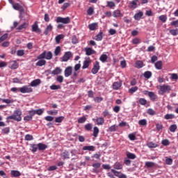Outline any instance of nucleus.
<instances>
[{"instance_id": "obj_32", "label": "nucleus", "mask_w": 178, "mask_h": 178, "mask_svg": "<svg viewBox=\"0 0 178 178\" xmlns=\"http://www.w3.org/2000/svg\"><path fill=\"white\" fill-rule=\"evenodd\" d=\"M144 67V63L141 60H138L136 62L135 67H137V69H141V67Z\"/></svg>"}, {"instance_id": "obj_42", "label": "nucleus", "mask_w": 178, "mask_h": 178, "mask_svg": "<svg viewBox=\"0 0 178 178\" xmlns=\"http://www.w3.org/2000/svg\"><path fill=\"white\" fill-rule=\"evenodd\" d=\"M63 120H65V117L60 116V117L56 118L55 122L56 123H62V122H63Z\"/></svg>"}, {"instance_id": "obj_60", "label": "nucleus", "mask_w": 178, "mask_h": 178, "mask_svg": "<svg viewBox=\"0 0 178 178\" xmlns=\"http://www.w3.org/2000/svg\"><path fill=\"white\" fill-rule=\"evenodd\" d=\"M139 103L140 105H147V99L144 98H140L139 99Z\"/></svg>"}, {"instance_id": "obj_23", "label": "nucleus", "mask_w": 178, "mask_h": 178, "mask_svg": "<svg viewBox=\"0 0 178 178\" xmlns=\"http://www.w3.org/2000/svg\"><path fill=\"white\" fill-rule=\"evenodd\" d=\"M52 29H54V27L52 26V24H49L47 26L46 29H45L44 31V35H48V33H49V32L52 31Z\"/></svg>"}, {"instance_id": "obj_30", "label": "nucleus", "mask_w": 178, "mask_h": 178, "mask_svg": "<svg viewBox=\"0 0 178 178\" xmlns=\"http://www.w3.org/2000/svg\"><path fill=\"white\" fill-rule=\"evenodd\" d=\"M29 27V22H24L22 25H19L17 30H23V29H27Z\"/></svg>"}, {"instance_id": "obj_14", "label": "nucleus", "mask_w": 178, "mask_h": 178, "mask_svg": "<svg viewBox=\"0 0 178 178\" xmlns=\"http://www.w3.org/2000/svg\"><path fill=\"white\" fill-rule=\"evenodd\" d=\"M10 175L12 177H20V176H22V172H20L19 170H13L10 172Z\"/></svg>"}, {"instance_id": "obj_58", "label": "nucleus", "mask_w": 178, "mask_h": 178, "mask_svg": "<svg viewBox=\"0 0 178 178\" xmlns=\"http://www.w3.org/2000/svg\"><path fill=\"white\" fill-rule=\"evenodd\" d=\"M51 90H60V86L59 85H51L50 86Z\"/></svg>"}, {"instance_id": "obj_2", "label": "nucleus", "mask_w": 178, "mask_h": 178, "mask_svg": "<svg viewBox=\"0 0 178 178\" xmlns=\"http://www.w3.org/2000/svg\"><path fill=\"white\" fill-rule=\"evenodd\" d=\"M53 56L52 51H44L38 56L37 59H47V60H51Z\"/></svg>"}, {"instance_id": "obj_13", "label": "nucleus", "mask_w": 178, "mask_h": 178, "mask_svg": "<svg viewBox=\"0 0 178 178\" xmlns=\"http://www.w3.org/2000/svg\"><path fill=\"white\" fill-rule=\"evenodd\" d=\"M9 67L10 69H17V67H19V63H17V62L16 60H13L10 62L9 64Z\"/></svg>"}, {"instance_id": "obj_7", "label": "nucleus", "mask_w": 178, "mask_h": 178, "mask_svg": "<svg viewBox=\"0 0 178 178\" xmlns=\"http://www.w3.org/2000/svg\"><path fill=\"white\" fill-rule=\"evenodd\" d=\"M99 69H100L99 63L98 61H96L94 63L93 67L92 68V70H91L92 74H97L99 71Z\"/></svg>"}, {"instance_id": "obj_16", "label": "nucleus", "mask_w": 178, "mask_h": 178, "mask_svg": "<svg viewBox=\"0 0 178 178\" xmlns=\"http://www.w3.org/2000/svg\"><path fill=\"white\" fill-rule=\"evenodd\" d=\"M60 156L63 158V159H70V153L65 150L63 153H61Z\"/></svg>"}, {"instance_id": "obj_4", "label": "nucleus", "mask_w": 178, "mask_h": 178, "mask_svg": "<svg viewBox=\"0 0 178 178\" xmlns=\"http://www.w3.org/2000/svg\"><path fill=\"white\" fill-rule=\"evenodd\" d=\"M172 88H170V86L164 84L163 86H160V90L159 91V94L160 95H163V94H165V92H169Z\"/></svg>"}, {"instance_id": "obj_57", "label": "nucleus", "mask_w": 178, "mask_h": 178, "mask_svg": "<svg viewBox=\"0 0 178 178\" xmlns=\"http://www.w3.org/2000/svg\"><path fill=\"white\" fill-rule=\"evenodd\" d=\"M108 8H115L116 5L115 4V2L113 1H107V6Z\"/></svg>"}, {"instance_id": "obj_22", "label": "nucleus", "mask_w": 178, "mask_h": 178, "mask_svg": "<svg viewBox=\"0 0 178 178\" xmlns=\"http://www.w3.org/2000/svg\"><path fill=\"white\" fill-rule=\"evenodd\" d=\"M86 54L88 56H90V55H92V54H95V51L92 50V49L90 47L85 48Z\"/></svg>"}, {"instance_id": "obj_61", "label": "nucleus", "mask_w": 178, "mask_h": 178, "mask_svg": "<svg viewBox=\"0 0 178 178\" xmlns=\"http://www.w3.org/2000/svg\"><path fill=\"white\" fill-rule=\"evenodd\" d=\"M6 38H8V34L5 33L0 38V44H1V42H3V41H5V40H6Z\"/></svg>"}, {"instance_id": "obj_53", "label": "nucleus", "mask_w": 178, "mask_h": 178, "mask_svg": "<svg viewBox=\"0 0 178 178\" xmlns=\"http://www.w3.org/2000/svg\"><path fill=\"white\" fill-rule=\"evenodd\" d=\"M59 54H60V47L58 46L56 47V49L54 50V55L56 56H58V55H59Z\"/></svg>"}, {"instance_id": "obj_26", "label": "nucleus", "mask_w": 178, "mask_h": 178, "mask_svg": "<svg viewBox=\"0 0 178 178\" xmlns=\"http://www.w3.org/2000/svg\"><path fill=\"white\" fill-rule=\"evenodd\" d=\"M113 166L116 170H120L123 169V165L119 162H116Z\"/></svg>"}, {"instance_id": "obj_38", "label": "nucleus", "mask_w": 178, "mask_h": 178, "mask_svg": "<svg viewBox=\"0 0 178 178\" xmlns=\"http://www.w3.org/2000/svg\"><path fill=\"white\" fill-rule=\"evenodd\" d=\"M145 165L146 168H154L155 166V163L151 161H146L145 163Z\"/></svg>"}, {"instance_id": "obj_11", "label": "nucleus", "mask_w": 178, "mask_h": 178, "mask_svg": "<svg viewBox=\"0 0 178 178\" xmlns=\"http://www.w3.org/2000/svg\"><path fill=\"white\" fill-rule=\"evenodd\" d=\"M145 94H147L148 97H149V98L152 101H155V99H156V98H158L156 95H155V93H154L153 92H149V91L145 90Z\"/></svg>"}, {"instance_id": "obj_62", "label": "nucleus", "mask_w": 178, "mask_h": 178, "mask_svg": "<svg viewBox=\"0 0 178 178\" xmlns=\"http://www.w3.org/2000/svg\"><path fill=\"white\" fill-rule=\"evenodd\" d=\"M10 131V129H9V127H6L2 129V133H3V134H9Z\"/></svg>"}, {"instance_id": "obj_25", "label": "nucleus", "mask_w": 178, "mask_h": 178, "mask_svg": "<svg viewBox=\"0 0 178 178\" xmlns=\"http://www.w3.org/2000/svg\"><path fill=\"white\" fill-rule=\"evenodd\" d=\"M163 63L161 60H159L154 63V66L157 70H162Z\"/></svg>"}, {"instance_id": "obj_15", "label": "nucleus", "mask_w": 178, "mask_h": 178, "mask_svg": "<svg viewBox=\"0 0 178 178\" xmlns=\"http://www.w3.org/2000/svg\"><path fill=\"white\" fill-rule=\"evenodd\" d=\"M142 16H144V13H143V11H138L134 15V19L135 20H140Z\"/></svg>"}, {"instance_id": "obj_63", "label": "nucleus", "mask_w": 178, "mask_h": 178, "mask_svg": "<svg viewBox=\"0 0 178 178\" xmlns=\"http://www.w3.org/2000/svg\"><path fill=\"white\" fill-rule=\"evenodd\" d=\"M56 81L58 83H63V76L62 75H59L56 78Z\"/></svg>"}, {"instance_id": "obj_36", "label": "nucleus", "mask_w": 178, "mask_h": 178, "mask_svg": "<svg viewBox=\"0 0 178 178\" xmlns=\"http://www.w3.org/2000/svg\"><path fill=\"white\" fill-rule=\"evenodd\" d=\"M93 168V172H97V169L101 168V163H95L92 165Z\"/></svg>"}, {"instance_id": "obj_8", "label": "nucleus", "mask_w": 178, "mask_h": 178, "mask_svg": "<svg viewBox=\"0 0 178 178\" xmlns=\"http://www.w3.org/2000/svg\"><path fill=\"white\" fill-rule=\"evenodd\" d=\"M73 56L71 51H66L62 57V62H67Z\"/></svg>"}, {"instance_id": "obj_45", "label": "nucleus", "mask_w": 178, "mask_h": 178, "mask_svg": "<svg viewBox=\"0 0 178 178\" xmlns=\"http://www.w3.org/2000/svg\"><path fill=\"white\" fill-rule=\"evenodd\" d=\"M152 76V72L149 71H146L144 73V77H145V79H151Z\"/></svg>"}, {"instance_id": "obj_55", "label": "nucleus", "mask_w": 178, "mask_h": 178, "mask_svg": "<svg viewBox=\"0 0 178 178\" xmlns=\"http://www.w3.org/2000/svg\"><path fill=\"white\" fill-rule=\"evenodd\" d=\"M170 33L171 35H178V29H170Z\"/></svg>"}, {"instance_id": "obj_19", "label": "nucleus", "mask_w": 178, "mask_h": 178, "mask_svg": "<svg viewBox=\"0 0 178 178\" xmlns=\"http://www.w3.org/2000/svg\"><path fill=\"white\" fill-rule=\"evenodd\" d=\"M122 87V81H116L113 83V90H119Z\"/></svg>"}, {"instance_id": "obj_27", "label": "nucleus", "mask_w": 178, "mask_h": 178, "mask_svg": "<svg viewBox=\"0 0 178 178\" xmlns=\"http://www.w3.org/2000/svg\"><path fill=\"white\" fill-rule=\"evenodd\" d=\"M38 148L39 151H45V149L47 148V146L44 143H39L38 144Z\"/></svg>"}, {"instance_id": "obj_1", "label": "nucleus", "mask_w": 178, "mask_h": 178, "mask_svg": "<svg viewBox=\"0 0 178 178\" xmlns=\"http://www.w3.org/2000/svg\"><path fill=\"white\" fill-rule=\"evenodd\" d=\"M22 110L17 109L14 111L12 115L7 117V120H15V122H22Z\"/></svg>"}, {"instance_id": "obj_39", "label": "nucleus", "mask_w": 178, "mask_h": 178, "mask_svg": "<svg viewBox=\"0 0 178 178\" xmlns=\"http://www.w3.org/2000/svg\"><path fill=\"white\" fill-rule=\"evenodd\" d=\"M99 60H101V62L103 63H105L106 60H108V56L106 54H102L99 58Z\"/></svg>"}, {"instance_id": "obj_24", "label": "nucleus", "mask_w": 178, "mask_h": 178, "mask_svg": "<svg viewBox=\"0 0 178 178\" xmlns=\"http://www.w3.org/2000/svg\"><path fill=\"white\" fill-rule=\"evenodd\" d=\"M96 122H97V124L98 126H102V124H104V123H105V120L102 117L97 118Z\"/></svg>"}, {"instance_id": "obj_37", "label": "nucleus", "mask_w": 178, "mask_h": 178, "mask_svg": "<svg viewBox=\"0 0 178 178\" xmlns=\"http://www.w3.org/2000/svg\"><path fill=\"white\" fill-rule=\"evenodd\" d=\"M102 34H103L102 32H99V34L95 36V40L96 41H102V38H104V36H102Z\"/></svg>"}, {"instance_id": "obj_21", "label": "nucleus", "mask_w": 178, "mask_h": 178, "mask_svg": "<svg viewBox=\"0 0 178 178\" xmlns=\"http://www.w3.org/2000/svg\"><path fill=\"white\" fill-rule=\"evenodd\" d=\"M113 17H123V14L120 10H115L113 11Z\"/></svg>"}, {"instance_id": "obj_31", "label": "nucleus", "mask_w": 178, "mask_h": 178, "mask_svg": "<svg viewBox=\"0 0 178 178\" xmlns=\"http://www.w3.org/2000/svg\"><path fill=\"white\" fill-rule=\"evenodd\" d=\"M117 130H118V125L114 124L108 127V129H107V131H110V133H112V132L116 131Z\"/></svg>"}, {"instance_id": "obj_17", "label": "nucleus", "mask_w": 178, "mask_h": 178, "mask_svg": "<svg viewBox=\"0 0 178 178\" xmlns=\"http://www.w3.org/2000/svg\"><path fill=\"white\" fill-rule=\"evenodd\" d=\"M61 73H62V68L59 67H56L55 70H54L51 72V74H53V76H56L58 74H60Z\"/></svg>"}, {"instance_id": "obj_5", "label": "nucleus", "mask_w": 178, "mask_h": 178, "mask_svg": "<svg viewBox=\"0 0 178 178\" xmlns=\"http://www.w3.org/2000/svg\"><path fill=\"white\" fill-rule=\"evenodd\" d=\"M56 23H63V24H69L70 23V17H58L56 19Z\"/></svg>"}, {"instance_id": "obj_64", "label": "nucleus", "mask_w": 178, "mask_h": 178, "mask_svg": "<svg viewBox=\"0 0 178 178\" xmlns=\"http://www.w3.org/2000/svg\"><path fill=\"white\" fill-rule=\"evenodd\" d=\"M17 56H23L24 55V50H18L17 51Z\"/></svg>"}, {"instance_id": "obj_33", "label": "nucleus", "mask_w": 178, "mask_h": 178, "mask_svg": "<svg viewBox=\"0 0 178 178\" xmlns=\"http://www.w3.org/2000/svg\"><path fill=\"white\" fill-rule=\"evenodd\" d=\"M89 30H91L92 31L95 30L98 28V24L97 23H92L88 25Z\"/></svg>"}, {"instance_id": "obj_48", "label": "nucleus", "mask_w": 178, "mask_h": 178, "mask_svg": "<svg viewBox=\"0 0 178 178\" xmlns=\"http://www.w3.org/2000/svg\"><path fill=\"white\" fill-rule=\"evenodd\" d=\"M86 120H87V118L86 116L81 117L78 119V123H86Z\"/></svg>"}, {"instance_id": "obj_52", "label": "nucleus", "mask_w": 178, "mask_h": 178, "mask_svg": "<svg viewBox=\"0 0 178 178\" xmlns=\"http://www.w3.org/2000/svg\"><path fill=\"white\" fill-rule=\"evenodd\" d=\"M138 124H140V126H147V120L145 119L140 120Z\"/></svg>"}, {"instance_id": "obj_49", "label": "nucleus", "mask_w": 178, "mask_h": 178, "mask_svg": "<svg viewBox=\"0 0 178 178\" xmlns=\"http://www.w3.org/2000/svg\"><path fill=\"white\" fill-rule=\"evenodd\" d=\"M147 113H148V115H150V116H154V115L156 114L155 111H154V109H152V108H148Z\"/></svg>"}, {"instance_id": "obj_51", "label": "nucleus", "mask_w": 178, "mask_h": 178, "mask_svg": "<svg viewBox=\"0 0 178 178\" xmlns=\"http://www.w3.org/2000/svg\"><path fill=\"white\" fill-rule=\"evenodd\" d=\"M25 140H26V141H31V140H34V138H33V135L26 134L25 136Z\"/></svg>"}, {"instance_id": "obj_12", "label": "nucleus", "mask_w": 178, "mask_h": 178, "mask_svg": "<svg viewBox=\"0 0 178 178\" xmlns=\"http://www.w3.org/2000/svg\"><path fill=\"white\" fill-rule=\"evenodd\" d=\"M38 61L35 63L36 66H39L40 67H41L47 65V60H45L44 58L38 59Z\"/></svg>"}, {"instance_id": "obj_35", "label": "nucleus", "mask_w": 178, "mask_h": 178, "mask_svg": "<svg viewBox=\"0 0 178 178\" xmlns=\"http://www.w3.org/2000/svg\"><path fill=\"white\" fill-rule=\"evenodd\" d=\"M64 37L65 36L63 34H60L56 36L55 41L56 44H59V42H60V40L63 39Z\"/></svg>"}, {"instance_id": "obj_54", "label": "nucleus", "mask_w": 178, "mask_h": 178, "mask_svg": "<svg viewBox=\"0 0 178 178\" xmlns=\"http://www.w3.org/2000/svg\"><path fill=\"white\" fill-rule=\"evenodd\" d=\"M177 129V125L172 124L170 127V131H171L172 133H175V131H176Z\"/></svg>"}, {"instance_id": "obj_20", "label": "nucleus", "mask_w": 178, "mask_h": 178, "mask_svg": "<svg viewBox=\"0 0 178 178\" xmlns=\"http://www.w3.org/2000/svg\"><path fill=\"white\" fill-rule=\"evenodd\" d=\"M41 83V79H37L31 82V87H37V86H40V83Z\"/></svg>"}, {"instance_id": "obj_46", "label": "nucleus", "mask_w": 178, "mask_h": 178, "mask_svg": "<svg viewBox=\"0 0 178 178\" xmlns=\"http://www.w3.org/2000/svg\"><path fill=\"white\" fill-rule=\"evenodd\" d=\"M92 129V124L88 123L85 125V130H87V131H90Z\"/></svg>"}, {"instance_id": "obj_43", "label": "nucleus", "mask_w": 178, "mask_h": 178, "mask_svg": "<svg viewBox=\"0 0 178 178\" xmlns=\"http://www.w3.org/2000/svg\"><path fill=\"white\" fill-rule=\"evenodd\" d=\"M99 133V129H98L97 127H95L93 128V136L98 137Z\"/></svg>"}, {"instance_id": "obj_18", "label": "nucleus", "mask_w": 178, "mask_h": 178, "mask_svg": "<svg viewBox=\"0 0 178 178\" xmlns=\"http://www.w3.org/2000/svg\"><path fill=\"white\" fill-rule=\"evenodd\" d=\"M32 31L33 33H41V29L38 28L37 22H35L34 24L32 25Z\"/></svg>"}, {"instance_id": "obj_56", "label": "nucleus", "mask_w": 178, "mask_h": 178, "mask_svg": "<svg viewBox=\"0 0 178 178\" xmlns=\"http://www.w3.org/2000/svg\"><path fill=\"white\" fill-rule=\"evenodd\" d=\"M72 42L74 44L79 43V39L77 38V36H76V35L72 36Z\"/></svg>"}, {"instance_id": "obj_34", "label": "nucleus", "mask_w": 178, "mask_h": 178, "mask_svg": "<svg viewBox=\"0 0 178 178\" xmlns=\"http://www.w3.org/2000/svg\"><path fill=\"white\" fill-rule=\"evenodd\" d=\"M90 63H91V62L89 60H85L83 63L82 69H88V66H90Z\"/></svg>"}, {"instance_id": "obj_50", "label": "nucleus", "mask_w": 178, "mask_h": 178, "mask_svg": "<svg viewBox=\"0 0 178 178\" xmlns=\"http://www.w3.org/2000/svg\"><path fill=\"white\" fill-rule=\"evenodd\" d=\"M87 13L88 16H92V15H94V8L92 7H90L88 9Z\"/></svg>"}, {"instance_id": "obj_6", "label": "nucleus", "mask_w": 178, "mask_h": 178, "mask_svg": "<svg viewBox=\"0 0 178 178\" xmlns=\"http://www.w3.org/2000/svg\"><path fill=\"white\" fill-rule=\"evenodd\" d=\"M19 91L22 94H27L29 92H33V88L29 86H24L21 88H19Z\"/></svg>"}, {"instance_id": "obj_41", "label": "nucleus", "mask_w": 178, "mask_h": 178, "mask_svg": "<svg viewBox=\"0 0 178 178\" xmlns=\"http://www.w3.org/2000/svg\"><path fill=\"white\" fill-rule=\"evenodd\" d=\"M31 148L32 152H37V150L38 149V145L31 144Z\"/></svg>"}, {"instance_id": "obj_47", "label": "nucleus", "mask_w": 178, "mask_h": 178, "mask_svg": "<svg viewBox=\"0 0 178 178\" xmlns=\"http://www.w3.org/2000/svg\"><path fill=\"white\" fill-rule=\"evenodd\" d=\"M164 118H165L166 120H169L170 119H175V115H174V114H166V115L164 116Z\"/></svg>"}, {"instance_id": "obj_28", "label": "nucleus", "mask_w": 178, "mask_h": 178, "mask_svg": "<svg viewBox=\"0 0 178 178\" xmlns=\"http://www.w3.org/2000/svg\"><path fill=\"white\" fill-rule=\"evenodd\" d=\"M83 151H95V147L93 145L84 146L83 147Z\"/></svg>"}, {"instance_id": "obj_29", "label": "nucleus", "mask_w": 178, "mask_h": 178, "mask_svg": "<svg viewBox=\"0 0 178 178\" xmlns=\"http://www.w3.org/2000/svg\"><path fill=\"white\" fill-rule=\"evenodd\" d=\"M147 145L148 148H156V147H159V145H158V144H156L154 142H149L147 143Z\"/></svg>"}, {"instance_id": "obj_44", "label": "nucleus", "mask_w": 178, "mask_h": 178, "mask_svg": "<svg viewBox=\"0 0 178 178\" xmlns=\"http://www.w3.org/2000/svg\"><path fill=\"white\" fill-rule=\"evenodd\" d=\"M127 156L128 159H136V154H134L133 153H130V152L127 153Z\"/></svg>"}, {"instance_id": "obj_10", "label": "nucleus", "mask_w": 178, "mask_h": 178, "mask_svg": "<svg viewBox=\"0 0 178 178\" xmlns=\"http://www.w3.org/2000/svg\"><path fill=\"white\" fill-rule=\"evenodd\" d=\"M138 0H133L129 3V9H132L134 10V9H137L138 5Z\"/></svg>"}, {"instance_id": "obj_40", "label": "nucleus", "mask_w": 178, "mask_h": 178, "mask_svg": "<svg viewBox=\"0 0 178 178\" xmlns=\"http://www.w3.org/2000/svg\"><path fill=\"white\" fill-rule=\"evenodd\" d=\"M159 20H161L163 23H165V22L168 20V17L165 15H160L159 17Z\"/></svg>"}, {"instance_id": "obj_9", "label": "nucleus", "mask_w": 178, "mask_h": 178, "mask_svg": "<svg viewBox=\"0 0 178 178\" xmlns=\"http://www.w3.org/2000/svg\"><path fill=\"white\" fill-rule=\"evenodd\" d=\"M72 73H73V67L71 66L67 67L64 71L65 77H70L72 76Z\"/></svg>"}, {"instance_id": "obj_59", "label": "nucleus", "mask_w": 178, "mask_h": 178, "mask_svg": "<svg viewBox=\"0 0 178 178\" xmlns=\"http://www.w3.org/2000/svg\"><path fill=\"white\" fill-rule=\"evenodd\" d=\"M128 137L131 141H134V140H136V134H129Z\"/></svg>"}, {"instance_id": "obj_3", "label": "nucleus", "mask_w": 178, "mask_h": 178, "mask_svg": "<svg viewBox=\"0 0 178 178\" xmlns=\"http://www.w3.org/2000/svg\"><path fill=\"white\" fill-rule=\"evenodd\" d=\"M13 8L15 10H18L19 12V18L23 19V13H24V8L19 3L13 4Z\"/></svg>"}]
</instances>
